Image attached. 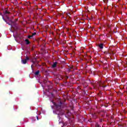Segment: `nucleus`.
Wrapping results in <instances>:
<instances>
[{
	"label": "nucleus",
	"mask_w": 127,
	"mask_h": 127,
	"mask_svg": "<svg viewBox=\"0 0 127 127\" xmlns=\"http://www.w3.org/2000/svg\"><path fill=\"white\" fill-rule=\"evenodd\" d=\"M55 107H56V115H58V118L60 120L61 117L60 116H63L64 115V111L62 110L64 108V104L62 103V102L60 101L59 104H57L54 103Z\"/></svg>",
	"instance_id": "obj_1"
},
{
	"label": "nucleus",
	"mask_w": 127,
	"mask_h": 127,
	"mask_svg": "<svg viewBox=\"0 0 127 127\" xmlns=\"http://www.w3.org/2000/svg\"><path fill=\"white\" fill-rule=\"evenodd\" d=\"M28 60H29V58L26 56V59L24 60H22L21 62L22 64H26V63H27V61Z\"/></svg>",
	"instance_id": "obj_2"
},
{
	"label": "nucleus",
	"mask_w": 127,
	"mask_h": 127,
	"mask_svg": "<svg viewBox=\"0 0 127 127\" xmlns=\"http://www.w3.org/2000/svg\"><path fill=\"white\" fill-rule=\"evenodd\" d=\"M96 46H98V48H100V49H104V44L103 43L98 44Z\"/></svg>",
	"instance_id": "obj_3"
},
{
	"label": "nucleus",
	"mask_w": 127,
	"mask_h": 127,
	"mask_svg": "<svg viewBox=\"0 0 127 127\" xmlns=\"http://www.w3.org/2000/svg\"><path fill=\"white\" fill-rule=\"evenodd\" d=\"M7 24H8V25H11V27H13V26H12V24H13L14 25H15L16 24V23H15V22L11 21V24L6 22Z\"/></svg>",
	"instance_id": "obj_4"
},
{
	"label": "nucleus",
	"mask_w": 127,
	"mask_h": 127,
	"mask_svg": "<svg viewBox=\"0 0 127 127\" xmlns=\"http://www.w3.org/2000/svg\"><path fill=\"white\" fill-rule=\"evenodd\" d=\"M57 64H58V63L57 62H54L53 63V64H52V68H56L57 67Z\"/></svg>",
	"instance_id": "obj_5"
},
{
	"label": "nucleus",
	"mask_w": 127,
	"mask_h": 127,
	"mask_svg": "<svg viewBox=\"0 0 127 127\" xmlns=\"http://www.w3.org/2000/svg\"><path fill=\"white\" fill-rule=\"evenodd\" d=\"M3 13L4 15H7V14H9V13H10V12L8 11L6 9L3 11Z\"/></svg>",
	"instance_id": "obj_6"
},
{
	"label": "nucleus",
	"mask_w": 127,
	"mask_h": 127,
	"mask_svg": "<svg viewBox=\"0 0 127 127\" xmlns=\"http://www.w3.org/2000/svg\"><path fill=\"white\" fill-rule=\"evenodd\" d=\"M90 3L92 6H95V4H96V1H95V0H91Z\"/></svg>",
	"instance_id": "obj_7"
},
{
	"label": "nucleus",
	"mask_w": 127,
	"mask_h": 127,
	"mask_svg": "<svg viewBox=\"0 0 127 127\" xmlns=\"http://www.w3.org/2000/svg\"><path fill=\"white\" fill-rule=\"evenodd\" d=\"M103 83L100 81L97 82V87H102Z\"/></svg>",
	"instance_id": "obj_8"
},
{
	"label": "nucleus",
	"mask_w": 127,
	"mask_h": 127,
	"mask_svg": "<svg viewBox=\"0 0 127 127\" xmlns=\"http://www.w3.org/2000/svg\"><path fill=\"white\" fill-rule=\"evenodd\" d=\"M32 62L34 65H35V66L38 65L37 64H38V62H37V61H32Z\"/></svg>",
	"instance_id": "obj_9"
},
{
	"label": "nucleus",
	"mask_w": 127,
	"mask_h": 127,
	"mask_svg": "<svg viewBox=\"0 0 127 127\" xmlns=\"http://www.w3.org/2000/svg\"><path fill=\"white\" fill-rule=\"evenodd\" d=\"M25 42H26V44H27V45H28L29 44H30V42L29 41V40L28 39H26L25 40Z\"/></svg>",
	"instance_id": "obj_10"
},
{
	"label": "nucleus",
	"mask_w": 127,
	"mask_h": 127,
	"mask_svg": "<svg viewBox=\"0 0 127 127\" xmlns=\"http://www.w3.org/2000/svg\"><path fill=\"white\" fill-rule=\"evenodd\" d=\"M35 48V47H34V45H32L30 46V49L31 51H33Z\"/></svg>",
	"instance_id": "obj_11"
},
{
	"label": "nucleus",
	"mask_w": 127,
	"mask_h": 127,
	"mask_svg": "<svg viewBox=\"0 0 127 127\" xmlns=\"http://www.w3.org/2000/svg\"><path fill=\"white\" fill-rule=\"evenodd\" d=\"M39 70L37 71L35 73V75H36V76H38V75H39Z\"/></svg>",
	"instance_id": "obj_12"
},
{
	"label": "nucleus",
	"mask_w": 127,
	"mask_h": 127,
	"mask_svg": "<svg viewBox=\"0 0 127 127\" xmlns=\"http://www.w3.org/2000/svg\"><path fill=\"white\" fill-rule=\"evenodd\" d=\"M0 15H1L2 16V19H3V20H4V21H5V22H6V20H5V19L3 17V16L2 15V14L1 13H0Z\"/></svg>",
	"instance_id": "obj_13"
},
{
	"label": "nucleus",
	"mask_w": 127,
	"mask_h": 127,
	"mask_svg": "<svg viewBox=\"0 0 127 127\" xmlns=\"http://www.w3.org/2000/svg\"><path fill=\"white\" fill-rule=\"evenodd\" d=\"M32 37H33V36L32 35H31V36H29L28 37V38H29V39H31V38H32Z\"/></svg>",
	"instance_id": "obj_14"
},
{
	"label": "nucleus",
	"mask_w": 127,
	"mask_h": 127,
	"mask_svg": "<svg viewBox=\"0 0 127 127\" xmlns=\"http://www.w3.org/2000/svg\"><path fill=\"white\" fill-rule=\"evenodd\" d=\"M34 35H36V32H34V33H32V36H34Z\"/></svg>",
	"instance_id": "obj_15"
},
{
	"label": "nucleus",
	"mask_w": 127,
	"mask_h": 127,
	"mask_svg": "<svg viewBox=\"0 0 127 127\" xmlns=\"http://www.w3.org/2000/svg\"><path fill=\"white\" fill-rule=\"evenodd\" d=\"M92 31H96V29L95 28H93L92 29Z\"/></svg>",
	"instance_id": "obj_16"
},
{
	"label": "nucleus",
	"mask_w": 127,
	"mask_h": 127,
	"mask_svg": "<svg viewBox=\"0 0 127 127\" xmlns=\"http://www.w3.org/2000/svg\"><path fill=\"white\" fill-rule=\"evenodd\" d=\"M96 127H100V125H99V124H96Z\"/></svg>",
	"instance_id": "obj_17"
},
{
	"label": "nucleus",
	"mask_w": 127,
	"mask_h": 127,
	"mask_svg": "<svg viewBox=\"0 0 127 127\" xmlns=\"http://www.w3.org/2000/svg\"><path fill=\"white\" fill-rule=\"evenodd\" d=\"M36 118H37V120L38 121V120H39V119H38V116H36Z\"/></svg>",
	"instance_id": "obj_18"
},
{
	"label": "nucleus",
	"mask_w": 127,
	"mask_h": 127,
	"mask_svg": "<svg viewBox=\"0 0 127 127\" xmlns=\"http://www.w3.org/2000/svg\"><path fill=\"white\" fill-rule=\"evenodd\" d=\"M31 67V68H32V69H33V64H32Z\"/></svg>",
	"instance_id": "obj_19"
},
{
	"label": "nucleus",
	"mask_w": 127,
	"mask_h": 127,
	"mask_svg": "<svg viewBox=\"0 0 127 127\" xmlns=\"http://www.w3.org/2000/svg\"><path fill=\"white\" fill-rule=\"evenodd\" d=\"M69 111H67V112H66V114L68 115V114H69Z\"/></svg>",
	"instance_id": "obj_20"
},
{
	"label": "nucleus",
	"mask_w": 127,
	"mask_h": 127,
	"mask_svg": "<svg viewBox=\"0 0 127 127\" xmlns=\"http://www.w3.org/2000/svg\"><path fill=\"white\" fill-rule=\"evenodd\" d=\"M70 13H69L68 14H67V16H69V15H70Z\"/></svg>",
	"instance_id": "obj_21"
},
{
	"label": "nucleus",
	"mask_w": 127,
	"mask_h": 127,
	"mask_svg": "<svg viewBox=\"0 0 127 127\" xmlns=\"http://www.w3.org/2000/svg\"><path fill=\"white\" fill-rule=\"evenodd\" d=\"M93 74H94V75H95V72L94 71L93 72Z\"/></svg>",
	"instance_id": "obj_22"
},
{
	"label": "nucleus",
	"mask_w": 127,
	"mask_h": 127,
	"mask_svg": "<svg viewBox=\"0 0 127 127\" xmlns=\"http://www.w3.org/2000/svg\"><path fill=\"white\" fill-rule=\"evenodd\" d=\"M67 79H68V77H67Z\"/></svg>",
	"instance_id": "obj_23"
},
{
	"label": "nucleus",
	"mask_w": 127,
	"mask_h": 127,
	"mask_svg": "<svg viewBox=\"0 0 127 127\" xmlns=\"http://www.w3.org/2000/svg\"><path fill=\"white\" fill-rule=\"evenodd\" d=\"M59 124H61V122H60Z\"/></svg>",
	"instance_id": "obj_24"
},
{
	"label": "nucleus",
	"mask_w": 127,
	"mask_h": 127,
	"mask_svg": "<svg viewBox=\"0 0 127 127\" xmlns=\"http://www.w3.org/2000/svg\"><path fill=\"white\" fill-rule=\"evenodd\" d=\"M94 88H95V86H94Z\"/></svg>",
	"instance_id": "obj_25"
},
{
	"label": "nucleus",
	"mask_w": 127,
	"mask_h": 127,
	"mask_svg": "<svg viewBox=\"0 0 127 127\" xmlns=\"http://www.w3.org/2000/svg\"><path fill=\"white\" fill-rule=\"evenodd\" d=\"M52 95H53V94L52 93Z\"/></svg>",
	"instance_id": "obj_26"
}]
</instances>
